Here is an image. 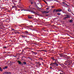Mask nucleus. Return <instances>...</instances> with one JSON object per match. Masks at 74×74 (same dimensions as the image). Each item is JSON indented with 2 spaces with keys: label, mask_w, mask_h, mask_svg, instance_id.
<instances>
[{
  "label": "nucleus",
  "mask_w": 74,
  "mask_h": 74,
  "mask_svg": "<svg viewBox=\"0 0 74 74\" xmlns=\"http://www.w3.org/2000/svg\"><path fill=\"white\" fill-rule=\"evenodd\" d=\"M32 52H33V53H34V52L32 51Z\"/></svg>",
  "instance_id": "5fc2aeb1"
},
{
  "label": "nucleus",
  "mask_w": 74,
  "mask_h": 74,
  "mask_svg": "<svg viewBox=\"0 0 74 74\" xmlns=\"http://www.w3.org/2000/svg\"><path fill=\"white\" fill-rule=\"evenodd\" d=\"M3 53H7V52H4Z\"/></svg>",
  "instance_id": "e433bc0d"
},
{
  "label": "nucleus",
  "mask_w": 74,
  "mask_h": 74,
  "mask_svg": "<svg viewBox=\"0 0 74 74\" xmlns=\"http://www.w3.org/2000/svg\"><path fill=\"white\" fill-rule=\"evenodd\" d=\"M51 7L52 8H55V7H54V6H51Z\"/></svg>",
  "instance_id": "c85d7f7f"
},
{
  "label": "nucleus",
  "mask_w": 74,
  "mask_h": 74,
  "mask_svg": "<svg viewBox=\"0 0 74 74\" xmlns=\"http://www.w3.org/2000/svg\"><path fill=\"white\" fill-rule=\"evenodd\" d=\"M24 58H25V56H24Z\"/></svg>",
  "instance_id": "13d9d810"
},
{
  "label": "nucleus",
  "mask_w": 74,
  "mask_h": 74,
  "mask_svg": "<svg viewBox=\"0 0 74 74\" xmlns=\"http://www.w3.org/2000/svg\"><path fill=\"white\" fill-rule=\"evenodd\" d=\"M63 53L60 54H59V55L60 56V58H62V57H63Z\"/></svg>",
  "instance_id": "6e6552de"
},
{
  "label": "nucleus",
  "mask_w": 74,
  "mask_h": 74,
  "mask_svg": "<svg viewBox=\"0 0 74 74\" xmlns=\"http://www.w3.org/2000/svg\"><path fill=\"white\" fill-rule=\"evenodd\" d=\"M19 8H21V9L23 8V7H20Z\"/></svg>",
  "instance_id": "f704fd0d"
},
{
  "label": "nucleus",
  "mask_w": 74,
  "mask_h": 74,
  "mask_svg": "<svg viewBox=\"0 0 74 74\" xmlns=\"http://www.w3.org/2000/svg\"><path fill=\"white\" fill-rule=\"evenodd\" d=\"M57 1V2H58V3H59V1H58V0H57V1Z\"/></svg>",
  "instance_id": "a19ab883"
},
{
  "label": "nucleus",
  "mask_w": 74,
  "mask_h": 74,
  "mask_svg": "<svg viewBox=\"0 0 74 74\" xmlns=\"http://www.w3.org/2000/svg\"><path fill=\"white\" fill-rule=\"evenodd\" d=\"M61 14V13H57V14L58 15H60V14Z\"/></svg>",
  "instance_id": "412c9836"
},
{
  "label": "nucleus",
  "mask_w": 74,
  "mask_h": 74,
  "mask_svg": "<svg viewBox=\"0 0 74 74\" xmlns=\"http://www.w3.org/2000/svg\"><path fill=\"white\" fill-rule=\"evenodd\" d=\"M34 54H35V53H34Z\"/></svg>",
  "instance_id": "8fccbe9b"
},
{
  "label": "nucleus",
  "mask_w": 74,
  "mask_h": 74,
  "mask_svg": "<svg viewBox=\"0 0 74 74\" xmlns=\"http://www.w3.org/2000/svg\"><path fill=\"white\" fill-rule=\"evenodd\" d=\"M23 51H22V53H23Z\"/></svg>",
  "instance_id": "603ef678"
},
{
  "label": "nucleus",
  "mask_w": 74,
  "mask_h": 74,
  "mask_svg": "<svg viewBox=\"0 0 74 74\" xmlns=\"http://www.w3.org/2000/svg\"><path fill=\"white\" fill-rule=\"evenodd\" d=\"M27 42H29V41H27Z\"/></svg>",
  "instance_id": "37998d69"
},
{
  "label": "nucleus",
  "mask_w": 74,
  "mask_h": 74,
  "mask_svg": "<svg viewBox=\"0 0 74 74\" xmlns=\"http://www.w3.org/2000/svg\"><path fill=\"white\" fill-rule=\"evenodd\" d=\"M46 9H47V10H48V8H46Z\"/></svg>",
  "instance_id": "49530a36"
},
{
  "label": "nucleus",
  "mask_w": 74,
  "mask_h": 74,
  "mask_svg": "<svg viewBox=\"0 0 74 74\" xmlns=\"http://www.w3.org/2000/svg\"><path fill=\"white\" fill-rule=\"evenodd\" d=\"M45 52H47V51L46 50H44V51Z\"/></svg>",
  "instance_id": "a18cd8bd"
},
{
  "label": "nucleus",
  "mask_w": 74,
  "mask_h": 74,
  "mask_svg": "<svg viewBox=\"0 0 74 74\" xmlns=\"http://www.w3.org/2000/svg\"><path fill=\"white\" fill-rule=\"evenodd\" d=\"M18 11H20V9H18Z\"/></svg>",
  "instance_id": "09e8293b"
},
{
  "label": "nucleus",
  "mask_w": 74,
  "mask_h": 74,
  "mask_svg": "<svg viewBox=\"0 0 74 74\" xmlns=\"http://www.w3.org/2000/svg\"><path fill=\"white\" fill-rule=\"evenodd\" d=\"M62 3L64 4V5H66V3H65V2H62Z\"/></svg>",
  "instance_id": "5701e85b"
},
{
  "label": "nucleus",
  "mask_w": 74,
  "mask_h": 74,
  "mask_svg": "<svg viewBox=\"0 0 74 74\" xmlns=\"http://www.w3.org/2000/svg\"><path fill=\"white\" fill-rule=\"evenodd\" d=\"M31 61H32L33 60V59L31 58Z\"/></svg>",
  "instance_id": "ea45409f"
},
{
  "label": "nucleus",
  "mask_w": 74,
  "mask_h": 74,
  "mask_svg": "<svg viewBox=\"0 0 74 74\" xmlns=\"http://www.w3.org/2000/svg\"><path fill=\"white\" fill-rule=\"evenodd\" d=\"M24 33H26V34H29V32L27 31V32H25Z\"/></svg>",
  "instance_id": "dca6fc26"
},
{
  "label": "nucleus",
  "mask_w": 74,
  "mask_h": 74,
  "mask_svg": "<svg viewBox=\"0 0 74 74\" xmlns=\"http://www.w3.org/2000/svg\"><path fill=\"white\" fill-rule=\"evenodd\" d=\"M50 69H52H52H53V68L52 67V66H50Z\"/></svg>",
  "instance_id": "a878e982"
},
{
  "label": "nucleus",
  "mask_w": 74,
  "mask_h": 74,
  "mask_svg": "<svg viewBox=\"0 0 74 74\" xmlns=\"http://www.w3.org/2000/svg\"><path fill=\"white\" fill-rule=\"evenodd\" d=\"M26 11H29V12H30V11L29 10H28L27 9L26 10Z\"/></svg>",
  "instance_id": "c756f323"
},
{
  "label": "nucleus",
  "mask_w": 74,
  "mask_h": 74,
  "mask_svg": "<svg viewBox=\"0 0 74 74\" xmlns=\"http://www.w3.org/2000/svg\"><path fill=\"white\" fill-rule=\"evenodd\" d=\"M0 7H1V6L0 5Z\"/></svg>",
  "instance_id": "0e129e2a"
},
{
  "label": "nucleus",
  "mask_w": 74,
  "mask_h": 74,
  "mask_svg": "<svg viewBox=\"0 0 74 74\" xmlns=\"http://www.w3.org/2000/svg\"><path fill=\"white\" fill-rule=\"evenodd\" d=\"M17 62L19 64H20V65H23V63L21 62L19 60H18Z\"/></svg>",
  "instance_id": "f257e3e1"
},
{
  "label": "nucleus",
  "mask_w": 74,
  "mask_h": 74,
  "mask_svg": "<svg viewBox=\"0 0 74 74\" xmlns=\"http://www.w3.org/2000/svg\"><path fill=\"white\" fill-rule=\"evenodd\" d=\"M21 36L23 37V38H25V37H26V36L25 35H21Z\"/></svg>",
  "instance_id": "f3484780"
},
{
  "label": "nucleus",
  "mask_w": 74,
  "mask_h": 74,
  "mask_svg": "<svg viewBox=\"0 0 74 74\" xmlns=\"http://www.w3.org/2000/svg\"><path fill=\"white\" fill-rule=\"evenodd\" d=\"M54 65H55V66H58V64H57L56 63V62H55Z\"/></svg>",
  "instance_id": "9b49d317"
},
{
  "label": "nucleus",
  "mask_w": 74,
  "mask_h": 74,
  "mask_svg": "<svg viewBox=\"0 0 74 74\" xmlns=\"http://www.w3.org/2000/svg\"><path fill=\"white\" fill-rule=\"evenodd\" d=\"M65 59H70V58H69V56H66Z\"/></svg>",
  "instance_id": "9d476101"
},
{
  "label": "nucleus",
  "mask_w": 74,
  "mask_h": 74,
  "mask_svg": "<svg viewBox=\"0 0 74 74\" xmlns=\"http://www.w3.org/2000/svg\"><path fill=\"white\" fill-rule=\"evenodd\" d=\"M39 9H40V8H39Z\"/></svg>",
  "instance_id": "4d7b16f0"
},
{
  "label": "nucleus",
  "mask_w": 74,
  "mask_h": 74,
  "mask_svg": "<svg viewBox=\"0 0 74 74\" xmlns=\"http://www.w3.org/2000/svg\"><path fill=\"white\" fill-rule=\"evenodd\" d=\"M49 11H48V12H46V13H49Z\"/></svg>",
  "instance_id": "4c0bfd02"
},
{
  "label": "nucleus",
  "mask_w": 74,
  "mask_h": 74,
  "mask_svg": "<svg viewBox=\"0 0 74 74\" xmlns=\"http://www.w3.org/2000/svg\"><path fill=\"white\" fill-rule=\"evenodd\" d=\"M55 63L51 62L50 64V66H55Z\"/></svg>",
  "instance_id": "20e7f679"
},
{
  "label": "nucleus",
  "mask_w": 74,
  "mask_h": 74,
  "mask_svg": "<svg viewBox=\"0 0 74 74\" xmlns=\"http://www.w3.org/2000/svg\"><path fill=\"white\" fill-rule=\"evenodd\" d=\"M69 62H68V61H65V63H64V64H65V65H67V64H69Z\"/></svg>",
  "instance_id": "7ed1b4c3"
},
{
  "label": "nucleus",
  "mask_w": 74,
  "mask_h": 74,
  "mask_svg": "<svg viewBox=\"0 0 74 74\" xmlns=\"http://www.w3.org/2000/svg\"><path fill=\"white\" fill-rule=\"evenodd\" d=\"M33 9H34V10H35V9H34V8H33Z\"/></svg>",
  "instance_id": "864d4df0"
},
{
  "label": "nucleus",
  "mask_w": 74,
  "mask_h": 74,
  "mask_svg": "<svg viewBox=\"0 0 74 74\" xmlns=\"http://www.w3.org/2000/svg\"><path fill=\"white\" fill-rule=\"evenodd\" d=\"M27 27H33V26L32 25H29V26H27Z\"/></svg>",
  "instance_id": "2eb2a0df"
},
{
  "label": "nucleus",
  "mask_w": 74,
  "mask_h": 74,
  "mask_svg": "<svg viewBox=\"0 0 74 74\" xmlns=\"http://www.w3.org/2000/svg\"><path fill=\"white\" fill-rule=\"evenodd\" d=\"M73 22V20L72 19H71L70 21V22H71H71Z\"/></svg>",
  "instance_id": "6ab92c4d"
},
{
  "label": "nucleus",
  "mask_w": 74,
  "mask_h": 74,
  "mask_svg": "<svg viewBox=\"0 0 74 74\" xmlns=\"http://www.w3.org/2000/svg\"><path fill=\"white\" fill-rule=\"evenodd\" d=\"M23 11H26V10L23 9Z\"/></svg>",
  "instance_id": "de8ad7c7"
},
{
  "label": "nucleus",
  "mask_w": 74,
  "mask_h": 74,
  "mask_svg": "<svg viewBox=\"0 0 74 74\" xmlns=\"http://www.w3.org/2000/svg\"><path fill=\"white\" fill-rule=\"evenodd\" d=\"M31 4H33V3L31 2Z\"/></svg>",
  "instance_id": "79ce46f5"
},
{
  "label": "nucleus",
  "mask_w": 74,
  "mask_h": 74,
  "mask_svg": "<svg viewBox=\"0 0 74 74\" xmlns=\"http://www.w3.org/2000/svg\"><path fill=\"white\" fill-rule=\"evenodd\" d=\"M28 18L29 19H32V17L30 16V15H29L28 16Z\"/></svg>",
  "instance_id": "1a4fd4ad"
},
{
  "label": "nucleus",
  "mask_w": 74,
  "mask_h": 74,
  "mask_svg": "<svg viewBox=\"0 0 74 74\" xmlns=\"http://www.w3.org/2000/svg\"><path fill=\"white\" fill-rule=\"evenodd\" d=\"M43 13H47V11H43Z\"/></svg>",
  "instance_id": "bb28decb"
},
{
  "label": "nucleus",
  "mask_w": 74,
  "mask_h": 74,
  "mask_svg": "<svg viewBox=\"0 0 74 74\" xmlns=\"http://www.w3.org/2000/svg\"><path fill=\"white\" fill-rule=\"evenodd\" d=\"M66 5H67V6H68V7H69V5H68L67 4H66Z\"/></svg>",
  "instance_id": "58836bf2"
},
{
  "label": "nucleus",
  "mask_w": 74,
  "mask_h": 74,
  "mask_svg": "<svg viewBox=\"0 0 74 74\" xmlns=\"http://www.w3.org/2000/svg\"><path fill=\"white\" fill-rule=\"evenodd\" d=\"M8 68V66H5L3 68V69H4V70H5V69H7Z\"/></svg>",
  "instance_id": "0eeeda50"
},
{
  "label": "nucleus",
  "mask_w": 74,
  "mask_h": 74,
  "mask_svg": "<svg viewBox=\"0 0 74 74\" xmlns=\"http://www.w3.org/2000/svg\"><path fill=\"white\" fill-rule=\"evenodd\" d=\"M14 57H16V56H14Z\"/></svg>",
  "instance_id": "6e6d98bb"
},
{
  "label": "nucleus",
  "mask_w": 74,
  "mask_h": 74,
  "mask_svg": "<svg viewBox=\"0 0 74 74\" xmlns=\"http://www.w3.org/2000/svg\"><path fill=\"white\" fill-rule=\"evenodd\" d=\"M42 51H44V50H42Z\"/></svg>",
  "instance_id": "052dcab7"
},
{
  "label": "nucleus",
  "mask_w": 74,
  "mask_h": 74,
  "mask_svg": "<svg viewBox=\"0 0 74 74\" xmlns=\"http://www.w3.org/2000/svg\"><path fill=\"white\" fill-rule=\"evenodd\" d=\"M20 0V1H21V0Z\"/></svg>",
  "instance_id": "bf43d9fd"
},
{
  "label": "nucleus",
  "mask_w": 74,
  "mask_h": 74,
  "mask_svg": "<svg viewBox=\"0 0 74 74\" xmlns=\"http://www.w3.org/2000/svg\"><path fill=\"white\" fill-rule=\"evenodd\" d=\"M67 62H69V63H70V59H67Z\"/></svg>",
  "instance_id": "4468645a"
},
{
  "label": "nucleus",
  "mask_w": 74,
  "mask_h": 74,
  "mask_svg": "<svg viewBox=\"0 0 74 74\" xmlns=\"http://www.w3.org/2000/svg\"><path fill=\"white\" fill-rule=\"evenodd\" d=\"M73 32H74V30H73Z\"/></svg>",
  "instance_id": "680f3d73"
},
{
  "label": "nucleus",
  "mask_w": 74,
  "mask_h": 74,
  "mask_svg": "<svg viewBox=\"0 0 74 74\" xmlns=\"http://www.w3.org/2000/svg\"><path fill=\"white\" fill-rule=\"evenodd\" d=\"M66 16H67L66 17H65L64 18V19H66V18H70V16H69L68 15H66Z\"/></svg>",
  "instance_id": "39448f33"
},
{
  "label": "nucleus",
  "mask_w": 74,
  "mask_h": 74,
  "mask_svg": "<svg viewBox=\"0 0 74 74\" xmlns=\"http://www.w3.org/2000/svg\"><path fill=\"white\" fill-rule=\"evenodd\" d=\"M23 64H26V62H23Z\"/></svg>",
  "instance_id": "aec40b11"
},
{
  "label": "nucleus",
  "mask_w": 74,
  "mask_h": 74,
  "mask_svg": "<svg viewBox=\"0 0 74 74\" xmlns=\"http://www.w3.org/2000/svg\"><path fill=\"white\" fill-rule=\"evenodd\" d=\"M68 11L69 12H71V10H68Z\"/></svg>",
  "instance_id": "4be33fe9"
},
{
  "label": "nucleus",
  "mask_w": 74,
  "mask_h": 74,
  "mask_svg": "<svg viewBox=\"0 0 74 74\" xmlns=\"http://www.w3.org/2000/svg\"><path fill=\"white\" fill-rule=\"evenodd\" d=\"M31 12H32V13H34V14H37V13H36V12H34V11H31Z\"/></svg>",
  "instance_id": "f8f14e48"
},
{
  "label": "nucleus",
  "mask_w": 74,
  "mask_h": 74,
  "mask_svg": "<svg viewBox=\"0 0 74 74\" xmlns=\"http://www.w3.org/2000/svg\"><path fill=\"white\" fill-rule=\"evenodd\" d=\"M3 74H9V72H5L4 73H3Z\"/></svg>",
  "instance_id": "ddd939ff"
},
{
  "label": "nucleus",
  "mask_w": 74,
  "mask_h": 74,
  "mask_svg": "<svg viewBox=\"0 0 74 74\" xmlns=\"http://www.w3.org/2000/svg\"><path fill=\"white\" fill-rule=\"evenodd\" d=\"M28 59H30V60H31V59H32V58H30V57H29Z\"/></svg>",
  "instance_id": "72a5a7b5"
},
{
  "label": "nucleus",
  "mask_w": 74,
  "mask_h": 74,
  "mask_svg": "<svg viewBox=\"0 0 74 74\" xmlns=\"http://www.w3.org/2000/svg\"><path fill=\"white\" fill-rule=\"evenodd\" d=\"M11 29L12 30V31H14V30H15V29L13 28H11Z\"/></svg>",
  "instance_id": "393cba45"
},
{
  "label": "nucleus",
  "mask_w": 74,
  "mask_h": 74,
  "mask_svg": "<svg viewBox=\"0 0 74 74\" xmlns=\"http://www.w3.org/2000/svg\"><path fill=\"white\" fill-rule=\"evenodd\" d=\"M62 11V10L60 9H59L56 10V12H61Z\"/></svg>",
  "instance_id": "f03ea898"
},
{
  "label": "nucleus",
  "mask_w": 74,
  "mask_h": 74,
  "mask_svg": "<svg viewBox=\"0 0 74 74\" xmlns=\"http://www.w3.org/2000/svg\"><path fill=\"white\" fill-rule=\"evenodd\" d=\"M44 1L46 3V4H47V2L45 1L44 0Z\"/></svg>",
  "instance_id": "2f4dec72"
},
{
  "label": "nucleus",
  "mask_w": 74,
  "mask_h": 74,
  "mask_svg": "<svg viewBox=\"0 0 74 74\" xmlns=\"http://www.w3.org/2000/svg\"><path fill=\"white\" fill-rule=\"evenodd\" d=\"M39 65H40V66H41V64H39Z\"/></svg>",
  "instance_id": "3c124183"
},
{
  "label": "nucleus",
  "mask_w": 74,
  "mask_h": 74,
  "mask_svg": "<svg viewBox=\"0 0 74 74\" xmlns=\"http://www.w3.org/2000/svg\"><path fill=\"white\" fill-rule=\"evenodd\" d=\"M37 53H35V55H37Z\"/></svg>",
  "instance_id": "c9c22d12"
},
{
  "label": "nucleus",
  "mask_w": 74,
  "mask_h": 74,
  "mask_svg": "<svg viewBox=\"0 0 74 74\" xmlns=\"http://www.w3.org/2000/svg\"><path fill=\"white\" fill-rule=\"evenodd\" d=\"M55 11H56V9H54V10L53 11V12H55Z\"/></svg>",
  "instance_id": "473e14b6"
},
{
  "label": "nucleus",
  "mask_w": 74,
  "mask_h": 74,
  "mask_svg": "<svg viewBox=\"0 0 74 74\" xmlns=\"http://www.w3.org/2000/svg\"><path fill=\"white\" fill-rule=\"evenodd\" d=\"M66 56H67V55L63 54L62 58H65V59H66Z\"/></svg>",
  "instance_id": "423d86ee"
},
{
  "label": "nucleus",
  "mask_w": 74,
  "mask_h": 74,
  "mask_svg": "<svg viewBox=\"0 0 74 74\" xmlns=\"http://www.w3.org/2000/svg\"><path fill=\"white\" fill-rule=\"evenodd\" d=\"M21 10V11H23V10Z\"/></svg>",
  "instance_id": "c03bdc74"
},
{
  "label": "nucleus",
  "mask_w": 74,
  "mask_h": 74,
  "mask_svg": "<svg viewBox=\"0 0 74 74\" xmlns=\"http://www.w3.org/2000/svg\"><path fill=\"white\" fill-rule=\"evenodd\" d=\"M39 51H41L40 50Z\"/></svg>",
  "instance_id": "e2e57ef3"
},
{
  "label": "nucleus",
  "mask_w": 74,
  "mask_h": 74,
  "mask_svg": "<svg viewBox=\"0 0 74 74\" xmlns=\"http://www.w3.org/2000/svg\"><path fill=\"white\" fill-rule=\"evenodd\" d=\"M3 48L4 49H6L7 48V47L5 46L3 47Z\"/></svg>",
  "instance_id": "b1692460"
},
{
  "label": "nucleus",
  "mask_w": 74,
  "mask_h": 74,
  "mask_svg": "<svg viewBox=\"0 0 74 74\" xmlns=\"http://www.w3.org/2000/svg\"><path fill=\"white\" fill-rule=\"evenodd\" d=\"M54 58H53V57H52V60H55V59H54Z\"/></svg>",
  "instance_id": "7c9ffc66"
},
{
  "label": "nucleus",
  "mask_w": 74,
  "mask_h": 74,
  "mask_svg": "<svg viewBox=\"0 0 74 74\" xmlns=\"http://www.w3.org/2000/svg\"><path fill=\"white\" fill-rule=\"evenodd\" d=\"M15 7H16V6H12V8H15Z\"/></svg>",
  "instance_id": "cd10ccee"
},
{
  "label": "nucleus",
  "mask_w": 74,
  "mask_h": 74,
  "mask_svg": "<svg viewBox=\"0 0 74 74\" xmlns=\"http://www.w3.org/2000/svg\"><path fill=\"white\" fill-rule=\"evenodd\" d=\"M0 71H3V69H1V67H0Z\"/></svg>",
  "instance_id": "a211bd4d"
}]
</instances>
